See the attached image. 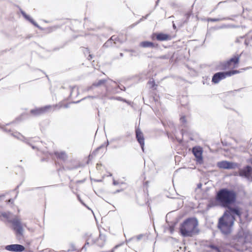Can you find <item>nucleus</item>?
Returning <instances> with one entry per match:
<instances>
[{"label":"nucleus","instance_id":"4","mask_svg":"<svg viewBox=\"0 0 252 252\" xmlns=\"http://www.w3.org/2000/svg\"><path fill=\"white\" fill-rule=\"evenodd\" d=\"M11 222L13 225V229L15 231L17 238L18 239H21L23 237V225L18 219H14Z\"/></svg>","mask_w":252,"mask_h":252},{"label":"nucleus","instance_id":"6","mask_svg":"<svg viewBox=\"0 0 252 252\" xmlns=\"http://www.w3.org/2000/svg\"><path fill=\"white\" fill-rule=\"evenodd\" d=\"M238 62L239 58L235 56L232 58L230 61L222 63L220 69H227L236 68L238 66Z\"/></svg>","mask_w":252,"mask_h":252},{"label":"nucleus","instance_id":"12","mask_svg":"<svg viewBox=\"0 0 252 252\" xmlns=\"http://www.w3.org/2000/svg\"><path fill=\"white\" fill-rule=\"evenodd\" d=\"M51 108H52V107L51 106H47L41 108L38 110H36V111L32 110V113H35L36 114H41L42 113L48 111Z\"/></svg>","mask_w":252,"mask_h":252},{"label":"nucleus","instance_id":"22","mask_svg":"<svg viewBox=\"0 0 252 252\" xmlns=\"http://www.w3.org/2000/svg\"><path fill=\"white\" fill-rule=\"evenodd\" d=\"M211 21H216V19H211Z\"/></svg>","mask_w":252,"mask_h":252},{"label":"nucleus","instance_id":"3","mask_svg":"<svg viewBox=\"0 0 252 252\" xmlns=\"http://www.w3.org/2000/svg\"><path fill=\"white\" fill-rule=\"evenodd\" d=\"M198 221L190 218L185 220L181 225L180 232L184 236H192L197 232Z\"/></svg>","mask_w":252,"mask_h":252},{"label":"nucleus","instance_id":"5","mask_svg":"<svg viewBox=\"0 0 252 252\" xmlns=\"http://www.w3.org/2000/svg\"><path fill=\"white\" fill-rule=\"evenodd\" d=\"M238 72H239L237 70H233L217 73L213 76L212 82L215 83H218L220 80L224 79L226 77L230 76Z\"/></svg>","mask_w":252,"mask_h":252},{"label":"nucleus","instance_id":"19","mask_svg":"<svg viewBox=\"0 0 252 252\" xmlns=\"http://www.w3.org/2000/svg\"><path fill=\"white\" fill-rule=\"evenodd\" d=\"M102 83H103V80H100V81H99L98 85H101Z\"/></svg>","mask_w":252,"mask_h":252},{"label":"nucleus","instance_id":"23","mask_svg":"<svg viewBox=\"0 0 252 252\" xmlns=\"http://www.w3.org/2000/svg\"><path fill=\"white\" fill-rule=\"evenodd\" d=\"M11 199H9L8 201L9 202H11Z\"/></svg>","mask_w":252,"mask_h":252},{"label":"nucleus","instance_id":"15","mask_svg":"<svg viewBox=\"0 0 252 252\" xmlns=\"http://www.w3.org/2000/svg\"><path fill=\"white\" fill-rule=\"evenodd\" d=\"M55 154L60 158L64 159L66 158V155L64 152H56Z\"/></svg>","mask_w":252,"mask_h":252},{"label":"nucleus","instance_id":"13","mask_svg":"<svg viewBox=\"0 0 252 252\" xmlns=\"http://www.w3.org/2000/svg\"><path fill=\"white\" fill-rule=\"evenodd\" d=\"M157 38L158 40H166L170 38V36L167 34L159 33L157 35Z\"/></svg>","mask_w":252,"mask_h":252},{"label":"nucleus","instance_id":"11","mask_svg":"<svg viewBox=\"0 0 252 252\" xmlns=\"http://www.w3.org/2000/svg\"><path fill=\"white\" fill-rule=\"evenodd\" d=\"M136 138L137 139L138 141L140 143L141 148L142 149V150L144 151V138L143 136V134L141 132V131L137 129L136 131Z\"/></svg>","mask_w":252,"mask_h":252},{"label":"nucleus","instance_id":"7","mask_svg":"<svg viewBox=\"0 0 252 252\" xmlns=\"http://www.w3.org/2000/svg\"><path fill=\"white\" fill-rule=\"evenodd\" d=\"M252 168L250 166H247L242 169L239 171V175L242 177H244L249 180L252 181Z\"/></svg>","mask_w":252,"mask_h":252},{"label":"nucleus","instance_id":"17","mask_svg":"<svg viewBox=\"0 0 252 252\" xmlns=\"http://www.w3.org/2000/svg\"><path fill=\"white\" fill-rule=\"evenodd\" d=\"M22 15H23V16H24V17L26 19L28 20H29V21H31V20L29 16H28L26 14V13H25V12H22Z\"/></svg>","mask_w":252,"mask_h":252},{"label":"nucleus","instance_id":"10","mask_svg":"<svg viewBox=\"0 0 252 252\" xmlns=\"http://www.w3.org/2000/svg\"><path fill=\"white\" fill-rule=\"evenodd\" d=\"M192 152L196 158V161L199 163L202 162V150L200 147H196L193 148Z\"/></svg>","mask_w":252,"mask_h":252},{"label":"nucleus","instance_id":"14","mask_svg":"<svg viewBox=\"0 0 252 252\" xmlns=\"http://www.w3.org/2000/svg\"><path fill=\"white\" fill-rule=\"evenodd\" d=\"M10 213L7 212H4L0 208V217H2L4 219H8L10 217Z\"/></svg>","mask_w":252,"mask_h":252},{"label":"nucleus","instance_id":"2","mask_svg":"<svg viewBox=\"0 0 252 252\" xmlns=\"http://www.w3.org/2000/svg\"><path fill=\"white\" fill-rule=\"evenodd\" d=\"M235 198V194L232 190L227 189H222L220 190L217 195L216 201L212 205H216L219 204L223 206L227 207L229 204L233 202Z\"/></svg>","mask_w":252,"mask_h":252},{"label":"nucleus","instance_id":"1","mask_svg":"<svg viewBox=\"0 0 252 252\" xmlns=\"http://www.w3.org/2000/svg\"><path fill=\"white\" fill-rule=\"evenodd\" d=\"M235 215H240L239 210L238 208H228L220 219L218 227L223 233L228 234L231 231Z\"/></svg>","mask_w":252,"mask_h":252},{"label":"nucleus","instance_id":"20","mask_svg":"<svg viewBox=\"0 0 252 252\" xmlns=\"http://www.w3.org/2000/svg\"><path fill=\"white\" fill-rule=\"evenodd\" d=\"M201 186H202V184H199L197 185V188L200 189V188H201Z\"/></svg>","mask_w":252,"mask_h":252},{"label":"nucleus","instance_id":"9","mask_svg":"<svg viewBox=\"0 0 252 252\" xmlns=\"http://www.w3.org/2000/svg\"><path fill=\"white\" fill-rule=\"evenodd\" d=\"M218 166L223 169H232L237 167V164L227 161H221L217 163Z\"/></svg>","mask_w":252,"mask_h":252},{"label":"nucleus","instance_id":"16","mask_svg":"<svg viewBox=\"0 0 252 252\" xmlns=\"http://www.w3.org/2000/svg\"><path fill=\"white\" fill-rule=\"evenodd\" d=\"M141 46L143 47H152L153 46V43L149 41H144L140 43Z\"/></svg>","mask_w":252,"mask_h":252},{"label":"nucleus","instance_id":"21","mask_svg":"<svg viewBox=\"0 0 252 252\" xmlns=\"http://www.w3.org/2000/svg\"><path fill=\"white\" fill-rule=\"evenodd\" d=\"M113 183H114V185H116L117 184L116 182L115 181H114Z\"/></svg>","mask_w":252,"mask_h":252},{"label":"nucleus","instance_id":"8","mask_svg":"<svg viewBox=\"0 0 252 252\" xmlns=\"http://www.w3.org/2000/svg\"><path fill=\"white\" fill-rule=\"evenodd\" d=\"M5 249L8 251L14 252H21L25 250V247L19 244H12L7 245Z\"/></svg>","mask_w":252,"mask_h":252},{"label":"nucleus","instance_id":"18","mask_svg":"<svg viewBox=\"0 0 252 252\" xmlns=\"http://www.w3.org/2000/svg\"><path fill=\"white\" fill-rule=\"evenodd\" d=\"M180 121L182 123H184L186 122V118L185 116H183L181 118Z\"/></svg>","mask_w":252,"mask_h":252}]
</instances>
